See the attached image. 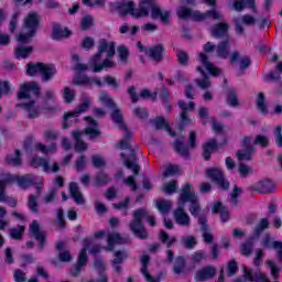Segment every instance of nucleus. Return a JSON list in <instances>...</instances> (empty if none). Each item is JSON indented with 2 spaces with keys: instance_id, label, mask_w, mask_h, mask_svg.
<instances>
[{
  "instance_id": "1",
  "label": "nucleus",
  "mask_w": 282,
  "mask_h": 282,
  "mask_svg": "<svg viewBox=\"0 0 282 282\" xmlns=\"http://www.w3.org/2000/svg\"><path fill=\"white\" fill-rule=\"evenodd\" d=\"M111 112V119L119 129L123 131V139L117 143V149H130V158H124L123 164L129 171H133L134 175H140V165L138 164V156H135V150L131 149V138H133V132L129 131V128L122 122V113L118 106H115Z\"/></svg>"
},
{
  "instance_id": "2",
  "label": "nucleus",
  "mask_w": 282,
  "mask_h": 282,
  "mask_svg": "<svg viewBox=\"0 0 282 282\" xmlns=\"http://www.w3.org/2000/svg\"><path fill=\"white\" fill-rule=\"evenodd\" d=\"M116 42L101 39L98 42L97 53L89 57V67L93 72H105L116 69Z\"/></svg>"
},
{
  "instance_id": "3",
  "label": "nucleus",
  "mask_w": 282,
  "mask_h": 282,
  "mask_svg": "<svg viewBox=\"0 0 282 282\" xmlns=\"http://www.w3.org/2000/svg\"><path fill=\"white\" fill-rule=\"evenodd\" d=\"M142 219H148V223L150 226H155V217L151 216L149 214V210L145 208H139L134 210L133 213V219L129 224V228L131 232H133L134 237H138V239H149V231L147 230V227H144V223H142Z\"/></svg>"
},
{
  "instance_id": "4",
  "label": "nucleus",
  "mask_w": 282,
  "mask_h": 282,
  "mask_svg": "<svg viewBox=\"0 0 282 282\" xmlns=\"http://www.w3.org/2000/svg\"><path fill=\"white\" fill-rule=\"evenodd\" d=\"M84 120L90 124V127L86 128L84 131L75 130L72 132V135L75 140V151L77 153H83L87 151L88 145L85 141H83V135H89V140H96V138H100V130L96 129L98 127V122L94 120L91 117H85Z\"/></svg>"
},
{
  "instance_id": "5",
  "label": "nucleus",
  "mask_w": 282,
  "mask_h": 282,
  "mask_svg": "<svg viewBox=\"0 0 282 282\" xmlns=\"http://www.w3.org/2000/svg\"><path fill=\"white\" fill-rule=\"evenodd\" d=\"M151 10V19H161L162 23H169L171 19V12H162V9L158 6L155 0H140L139 3V14L135 15V19H141V17H149V11Z\"/></svg>"
},
{
  "instance_id": "6",
  "label": "nucleus",
  "mask_w": 282,
  "mask_h": 282,
  "mask_svg": "<svg viewBox=\"0 0 282 282\" xmlns=\"http://www.w3.org/2000/svg\"><path fill=\"white\" fill-rule=\"evenodd\" d=\"M41 23V18L35 12H30L23 22V30L25 33H20L17 36V41L19 43H30L32 39L36 35L39 30V24Z\"/></svg>"
},
{
  "instance_id": "7",
  "label": "nucleus",
  "mask_w": 282,
  "mask_h": 282,
  "mask_svg": "<svg viewBox=\"0 0 282 282\" xmlns=\"http://www.w3.org/2000/svg\"><path fill=\"white\" fill-rule=\"evenodd\" d=\"M91 107V99L87 95L82 96V104L77 106L73 111H68L64 115V123L62 129H69V118H74V122H78V116L85 113L87 109Z\"/></svg>"
},
{
  "instance_id": "8",
  "label": "nucleus",
  "mask_w": 282,
  "mask_h": 282,
  "mask_svg": "<svg viewBox=\"0 0 282 282\" xmlns=\"http://www.w3.org/2000/svg\"><path fill=\"white\" fill-rule=\"evenodd\" d=\"M216 54L219 58H229V63L235 64L237 61H239V51H234L230 54V39H225L216 46Z\"/></svg>"
},
{
  "instance_id": "9",
  "label": "nucleus",
  "mask_w": 282,
  "mask_h": 282,
  "mask_svg": "<svg viewBox=\"0 0 282 282\" xmlns=\"http://www.w3.org/2000/svg\"><path fill=\"white\" fill-rule=\"evenodd\" d=\"M242 150H239L236 153L238 158V162H250L252 160V155H254V145L252 144V138L243 137L241 141Z\"/></svg>"
},
{
  "instance_id": "10",
  "label": "nucleus",
  "mask_w": 282,
  "mask_h": 282,
  "mask_svg": "<svg viewBox=\"0 0 282 282\" xmlns=\"http://www.w3.org/2000/svg\"><path fill=\"white\" fill-rule=\"evenodd\" d=\"M206 175L219 186L223 191H228L230 188V182L226 180V175L224 174V171L219 167H210L206 170Z\"/></svg>"
},
{
  "instance_id": "11",
  "label": "nucleus",
  "mask_w": 282,
  "mask_h": 282,
  "mask_svg": "<svg viewBox=\"0 0 282 282\" xmlns=\"http://www.w3.org/2000/svg\"><path fill=\"white\" fill-rule=\"evenodd\" d=\"M30 94H33L36 98L41 96V87H39V84L34 82L22 84L18 91V100H30Z\"/></svg>"
},
{
  "instance_id": "12",
  "label": "nucleus",
  "mask_w": 282,
  "mask_h": 282,
  "mask_svg": "<svg viewBox=\"0 0 282 282\" xmlns=\"http://www.w3.org/2000/svg\"><path fill=\"white\" fill-rule=\"evenodd\" d=\"M29 230H30L31 237H34V239L39 241L40 250H43L45 248L47 232L44 230H41V225L39 224V220L31 221L29 226Z\"/></svg>"
},
{
  "instance_id": "13",
  "label": "nucleus",
  "mask_w": 282,
  "mask_h": 282,
  "mask_svg": "<svg viewBox=\"0 0 282 282\" xmlns=\"http://www.w3.org/2000/svg\"><path fill=\"white\" fill-rule=\"evenodd\" d=\"M84 248L80 250L77 263L72 272L73 276H77L78 274H80V270H83V268L87 265V250H89V243H91V239L86 238L84 239Z\"/></svg>"
},
{
  "instance_id": "14",
  "label": "nucleus",
  "mask_w": 282,
  "mask_h": 282,
  "mask_svg": "<svg viewBox=\"0 0 282 282\" xmlns=\"http://www.w3.org/2000/svg\"><path fill=\"white\" fill-rule=\"evenodd\" d=\"M275 188L276 185L274 184V182L270 180H262L250 186L249 191L251 193H260L261 195H270V193H273Z\"/></svg>"
},
{
  "instance_id": "15",
  "label": "nucleus",
  "mask_w": 282,
  "mask_h": 282,
  "mask_svg": "<svg viewBox=\"0 0 282 282\" xmlns=\"http://www.w3.org/2000/svg\"><path fill=\"white\" fill-rule=\"evenodd\" d=\"M195 199H198V197L197 194H195L193 185H191V183L185 184L178 196V206H186L187 202L191 204L192 202H195Z\"/></svg>"
},
{
  "instance_id": "16",
  "label": "nucleus",
  "mask_w": 282,
  "mask_h": 282,
  "mask_svg": "<svg viewBox=\"0 0 282 282\" xmlns=\"http://www.w3.org/2000/svg\"><path fill=\"white\" fill-rule=\"evenodd\" d=\"M234 23H235L236 34H238V36H243V34H246V29L243 28V25H256L257 19H254V17L250 14H245L242 15L241 19L239 18L234 19Z\"/></svg>"
},
{
  "instance_id": "17",
  "label": "nucleus",
  "mask_w": 282,
  "mask_h": 282,
  "mask_svg": "<svg viewBox=\"0 0 282 282\" xmlns=\"http://www.w3.org/2000/svg\"><path fill=\"white\" fill-rule=\"evenodd\" d=\"M113 260H111V265L117 272V274H120L122 272V263L129 259V253L127 251L117 250L113 252Z\"/></svg>"
},
{
  "instance_id": "18",
  "label": "nucleus",
  "mask_w": 282,
  "mask_h": 282,
  "mask_svg": "<svg viewBox=\"0 0 282 282\" xmlns=\"http://www.w3.org/2000/svg\"><path fill=\"white\" fill-rule=\"evenodd\" d=\"M228 30H230V25L226 22H220L210 28V34L214 39H230L228 36Z\"/></svg>"
},
{
  "instance_id": "19",
  "label": "nucleus",
  "mask_w": 282,
  "mask_h": 282,
  "mask_svg": "<svg viewBox=\"0 0 282 282\" xmlns=\"http://www.w3.org/2000/svg\"><path fill=\"white\" fill-rule=\"evenodd\" d=\"M198 224L200 226V232L203 234V241L213 243V241H215V236H213V232L210 231L206 216H199Z\"/></svg>"
},
{
  "instance_id": "20",
  "label": "nucleus",
  "mask_w": 282,
  "mask_h": 282,
  "mask_svg": "<svg viewBox=\"0 0 282 282\" xmlns=\"http://www.w3.org/2000/svg\"><path fill=\"white\" fill-rule=\"evenodd\" d=\"M115 7L121 17H127V14H131V17H134L135 19V15L140 14V11L135 12V4L133 3V1H128L127 3L116 2Z\"/></svg>"
},
{
  "instance_id": "21",
  "label": "nucleus",
  "mask_w": 282,
  "mask_h": 282,
  "mask_svg": "<svg viewBox=\"0 0 282 282\" xmlns=\"http://www.w3.org/2000/svg\"><path fill=\"white\" fill-rule=\"evenodd\" d=\"M145 56H148L154 63H162L164 59V46L162 44L154 45L148 51H145Z\"/></svg>"
},
{
  "instance_id": "22",
  "label": "nucleus",
  "mask_w": 282,
  "mask_h": 282,
  "mask_svg": "<svg viewBox=\"0 0 282 282\" xmlns=\"http://www.w3.org/2000/svg\"><path fill=\"white\" fill-rule=\"evenodd\" d=\"M215 274H217V269H215V267L208 265L196 272L195 281L196 282L209 281L210 279L215 278Z\"/></svg>"
},
{
  "instance_id": "23",
  "label": "nucleus",
  "mask_w": 282,
  "mask_h": 282,
  "mask_svg": "<svg viewBox=\"0 0 282 282\" xmlns=\"http://www.w3.org/2000/svg\"><path fill=\"white\" fill-rule=\"evenodd\" d=\"M26 72H56V65L52 63L30 62L26 64Z\"/></svg>"
},
{
  "instance_id": "24",
  "label": "nucleus",
  "mask_w": 282,
  "mask_h": 282,
  "mask_svg": "<svg viewBox=\"0 0 282 282\" xmlns=\"http://www.w3.org/2000/svg\"><path fill=\"white\" fill-rule=\"evenodd\" d=\"M174 219L178 226H184L188 228L191 226V216L186 214L184 206L178 205V207L174 210Z\"/></svg>"
},
{
  "instance_id": "25",
  "label": "nucleus",
  "mask_w": 282,
  "mask_h": 282,
  "mask_svg": "<svg viewBox=\"0 0 282 282\" xmlns=\"http://www.w3.org/2000/svg\"><path fill=\"white\" fill-rule=\"evenodd\" d=\"M18 107L26 111L28 118L30 120H34V118H39L41 113V109L39 108V106L34 105V100H31L28 104H19Z\"/></svg>"
},
{
  "instance_id": "26",
  "label": "nucleus",
  "mask_w": 282,
  "mask_h": 282,
  "mask_svg": "<svg viewBox=\"0 0 282 282\" xmlns=\"http://www.w3.org/2000/svg\"><path fill=\"white\" fill-rule=\"evenodd\" d=\"M178 107L182 109L181 115H180V129H184V127H188L193 120L188 118V105L184 100L178 101Z\"/></svg>"
},
{
  "instance_id": "27",
  "label": "nucleus",
  "mask_w": 282,
  "mask_h": 282,
  "mask_svg": "<svg viewBox=\"0 0 282 282\" xmlns=\"http://www.w3.org/2000/svg\"><path fill=\"white\" fill-rule=\"evenodd\" d=\"M116 243H119L120 246L127 243V238H123L120 234L118 232H110L108 234V247L106 250L109 252H113V249L116 248Z\"/></svg>"
},
{
  "instance_id": "28",
  "label": "nucleus",
  "mask_w": 282,
  "mask_h": 282,
  "mask_svg": "<svg viewBox=\"0 0 282 282\" xmlns=\"http://www.w3.org/2000/svg\"><path fill=\"white\" fill-rule=\"evenodd\" d=\"M243 276L247 281L251 282H269L268 275H265L261 271H256L252 273L250 270H247L246 268L243 269Z\"/></svg>"
},
{
  "instance_id": "29",
  "label": "nucleus",
  "mask_w": 282,
  "mask_h": 282,
  "mask_svg": "<svg viewBox=\"0 0 282 282\" xmlns=\"http://www.w3.org/2000/svg\"><path fill=\"white\" fill-rule=\"evenodd\" d=\"M69 194L78 206H83V204H85V197L83 196V193H80V188L76 182H72L69 184Z\"/></svg>"
},
{
  "instance_id": "30",
  "label": "nucleus",
  "mask_w": 282,
  "mask_h": 282,
  "mask_svg": "<svg viewBox=\"0 0 282 282\" xmlns=\"http://www.w3.org/2000/svg\"><path fill=\"white\" fill-rule=\"evenodd\" d=\"M13 180L10 181V184L13 182H18V185L20 188H30L32 186V183L34 182V176L32 174H26L24 176H14L11 175Z\"/></svg>"
},
{
  "instance_id": "31",
  "label": "nucleus",
  "mask_w": 282,
  "mask_h": 282,
  "mask_svg": "<svg viewBox=\"0 0 282 282\" xmlns=\"http://www.w3.org/2000/svg\"><path fill=\"white\" fill-rule=\"evenodd\" d=\"M72 36V31H68L67 28L61 26V24L53 25V34L52 37L54 41H61L62 39H69Z\"/></svg>"
},
{
  "instance_id": "32",
  "label": "nucleus",
  "mask_w": 282,
  "mask_h": 282,
  "mask_svg": "<svg viewBox=\"0 0 282 282\" xmlns=\"http://www.w3.org/2000/svg\"><path fill=\"white\" fill-rule=\"evenodd\" d=\"M175 152L181 155V158L187 159L191 153L188 152V147L184 144V137H178L174 142Z\"/></svg>"
},
{
  "instance_id": "33",
  "label": "nucleus",
  "mask_w": 282,
  "mask_h": 282,
  "mask_svg": "<svg viewBox=\"0 0 282 282\" xmlns=\"http://www.w3.org/2000/svg\"><path fill=\"white\" fill-rule=\"evenodd\" d=\"M93 80H95V85H97V87H105V85H108L112 89H118L119 87L118 80H116V77H111L109 75L105 76L102 79L97 77V78H94Z\"/></svg>"
},
{
  "instance_id": "34",
  "label": "nucleus",
  "mask_w": 282,
  "mask_h": 282,
  "mask_svg": "<svg viewBox=\"0 0 282 282\" xmlns=\"http://www.w3.org/2000/svg\"><path fill=\"white\" fill-rule=\"evenodd\" d=\"M150 122H151V124H153V127H154V129H156V131L165 129V131H167V133L170 135H172V137L175 135V132H173V130H171V127H169V123H166V120H164V118L158 117L155 119H151Z\"/></svg>"
},
{
  "instance_id": "35",
  "label": "nucleus",
  "mask_w": 282,
  "mask_h": 282,
  "mask_svg": "<svg viewBox=\"0 0 282 282\" xmlns=\"http://www.w3.org/2000/svg\"><path fill=\"white\" fill-rule=\"evenodd\" d=\"M94 78L97 77H88L85 73L79 72L75 74L73 85H96V80H94Z\"/></svg>"
},
{
  "instance_id": "36",
  "label": "nucleus",
  "mask_w": 282,
  "mask_h": 282,
  "mask_svg": "<svg viewBox=\"0 0 282 282\" xmlns=\"http://www.w3.org/2000/svg\"><path fill=\"white\" fill-rule=\"evenodd\" d=\"M151 258L149 256H143L141 258V269L140 272L143 274L145 281L148 282H160V280H154L150 274H149V261Z\"/></svg>"
},
{
  "instance_id": "37",
  "label": "nucleus",
  "mask_w": 282,
  "mask_h": 282,
  "mask_svg": "<svg viewBox=\"0 0 282 282\" xmlns=\"http://www.w3.org/2000/svg\"><path fill=\"white\" fill-rule=\"evenodd\" d=\"M217 147H219V144L217 143V140L212 139V140L207 141L203 145L204 160H206V161L210 160V155H213V151L217 150Z\"/></svg>"
},
{
  "instance_id": "38",
  "label": "nucleus",
  "mask_w": 282,
  "mask_h": 282,
  "mask_svg": "<svg viewBox=\"0 0 282 282\" xmlns=\"http://www.w3.org/2000/svg\"><path fill=\"white\" fill-rule=\"evenodd\" d=\"M213 213L220 214V219L223 224H226L228 219H230V214L228 213V208L221 204V202H217L213 207Z\"/></svg>"
},
{
  "instance_id": "39",
  "label": "nucleus",
  "mask_w": 282,
  "mask_h": 282,
  "mask_svg": "<svg viewBox=\"0 0 282 282\" xmlns=\"http://www.w3.org/2000/svg\"><path fill=\"white\" fill-rule=\"evenodd\" d=\"M226 102L229 107H239V96L237 89L228 88L226 91Z\"/></svg>"
},
{
  "instance_id": "40",
  "label": "nucleus",
  "mask_w": 282,
  "mask_h": 282,
  "mask_svg": "<svg viewBox=\"0 0 282 282\" xmlns=\"http://www.w3.org/2000/svg\"><path fill=\"white\" fill-rule=\"evenodd\" d=\"M250 8L252 12H257V7L254 6V0H236L234 2V8L237 12H242L243 8Z\"/></svg>"
},
{
  "instance_id": "41",
  "label": "nucleus",
  "mask_w": 282,
  "mask_h": 282,
  "mask_svg": "<svg viewBox=\"0 0 282 282\" xmlns=\"http://www.w3.org/2000/svg\"><path fill=\"white\" fill-rule=\"evenodd\" d=\"M184 270H186V260L184 259V257L178 256L174 260L173 272L174 274L180 276V274H184Z\"/></svg>"
},
{
  "instance_id": "42",
  "label": "nucleus",
  "mask_w": 282,
  "mask_h": 282,
  "mask_svg": "<svg viewBox=\"0 0 282 282\" xmlns=\"http://www.w3.org/2000/svg\"><path fill=\"white\" fill-rule=\"evenodd\" d=\"M6 164L9 166H21L23 164L21 161V150H15L14 154L7 155Z\"/></svg>"
},
{
  "instance_id": "43",
  "label": "nucleus",
  "mask_w": 282,
  "mask_h": 282,
  "mask_svg": "<svg viewBox=\"0 0 282 282\" xmlns=\"http://www.w3.org/2000/svg\"><path fill=\"white\" fill-rule=\"evenodd\" d=\"M256 107L262 113V116H268V104H265V94L259 93L256 99Z\"/></svg>"
},
{
  "instance_id": "44",
  "label": "nucleus",
  "mask_w": 282,
  "mask_h": 282,
  "mask_svg": "<svg viewBox=\"0 0 282 282\" xmlns=\"http://www.w3.org/2000/svg\"><path fill=\"white\" fill-rule=\"evenodd\" d=\"M53 225L55 228H58V230H65V226H67V223L65 221V210L63 208H58L56 212V219L53 220Z\"/></svg>"
},
{
  "instance_id": "45",
  "label": "nucleus",
  "mask_w": 282,
  "mask_h": 282,
  "mask_svg": "<svg viewBox=\"0 0 282 282\" xmlns=\"http://www.w3.org/2000/svg\"><path fill=\"white\" fill-rule=\"evenodd\" d=\"M72 61L74 64L75 72H87V69H91V66H89V59L88 64H83L80 62V55L73 53L72 54Z\"/></svg>"
},
{
  "instance_id": "46",
  "label": "nucleus",
  "mask_w": 282,
  "mask_h": 282,
  "mask_svg": "<svg viewBox=\"0 0 282 282\" xmlns=\"http://www.w3.org/2000/svg\"><path fill=\"white\" fill-rule=\"evenodd\" d=\"M109 182H111V176H109L107 174V172L105 171H99L97 172L96 176H95V186H107V184H109Z\"/></svg>"
},
{
  "instance_id": "47",
  "label": "nucleus",
  "mask_w": 282,
  "mask_h": 282,
  "mask_svg": "<svg viewBox=\"0 0 282 282\" xmlns=\"http://www.w3.org/2000/svg\"><path fill=\"white\" fill-rule=\"evenodd\" d=\"M254 241H257V238L251 237L241 245V254H243V257H250L252 254V250L254 249Z\"/></svg>"
},
{
  "instance_id": "48",
  "label": "nucleus",
  "mask_w": 282,
  "mask_h": 282,
  "mask_svg": "<svg viewBox=\"0 0 282 282\" xmlns=\"http://www.w3.org/2000/svg\"><path fill=\"white\" fill-rule=\"evenodd\" d=\"M189 213L193 217L198 219L199 217H206V215L202 214V205L199 204V198H196L189 203Z\"/></svg>"
},
{
  "instance_id": "49",
  "label": "nucleus",
  "mask_w": 282,
  "mask_h": 282,
  "mask_svg": "<svg viewBox=\"0 0 282 282\" xmlns=\"http://www.w3.org/2000/svg\"><path fill=\"white\" fill-rule=\"evenodd\" d=\"M12 174H4L3 178L0 181V202H6L8 196H6V186L10 184V181H12Z\"/></svg>"
},
{
  "instance_id": "50",
  "label": "nucleus",
  "mask_w": 282,
  "mask_h": 282,
  "mask_svg": "<svg viewBox=\"0 0 282 282\" xmlns=\"http://www.w3.org/2000/svg\"><path fill=\"white\" fill-rule=\"evenodd\" d=\"M241 193H243V189L235 185L232 192L229 194V204L232 206V208H237Z\"/></svg>"
},
{
  "instance_id": "51",
  "label": "nucleus",
  "mask_w": 282,
  "mask_h": 282,
  "mask_svg": "<svg viewBox=\"0 0 282 282\" xmlns=\"http://www.w3.org/2000/svg\"><path fill=\"white\" fill-rule=\"evenodd\" d=\"M41 196H34V194L29 195L26 206L33 215H39V198Z\"/></svg>"
},
{
  "instance_id": "52",
  "label": "nucleus",
  "mask_w": 282,
  "mask_h": 282,
  "mask_svg": "<svg viewBox=\"0 0 282 282\" xmlns=\"http://www.w3.org/2000/svg\"><path fill=\"white\" fill-rule=\"evenodd\" d=\"M65 248V242L63 241H58L56 243V250H58V257H59V261L62 262H69L72 261V253H69V251H63V249Z\"/></svg>"
},
{
  "instance_id": "53",
  "label": "nucleus",
  "mask_w": 282,
  "mask_h": 282,
  "mask_svg": "<svg viewBox=\"0 0 282 282\" xmlns=\"http://www.w3.org/2000/svg\"><path fill=\"white\" fill-rule=\"evenodd\" d=\"M199 61L206 72H219V68H217V66H215V64L208 59V55L205 53L199 54Z\"/></svg>"
},
{
  "instance_id": "54",
  "label": "nucleus",
  "mask_w": 282,
  "mask_h": 282,
  "mask_svg": "<svg viewBox=\"0 0 282 282\" xmlns=\"http://www.w3.org/2000/svg\"><path fill=\"white\" fill-rule=\"evenodd\" d=\"M117 54L120 63H122L123 65H127V63H129L130 52L127 46L124 45L118 46Z\"/></svg>"
},
{
  "instance_id": "55",
  "label": "nucleus",
  "mask_w": 282,
  "mask_h": 282,
  "mask_svg": "<svg viewBox=\"0 0 282 282\" xmlns=\"http://www.w3.org/2000/svg\"><path fill=\"white\" fill-rule=\"evenodd\" d=\"M57 195H58V188L51 187L48 192L43 196L42 202L44 204H54V202H56Z\"/></svg>"
},
{
  "instance_id": "56",
  "label": "nucleus",
  "mask_w": 282,
  "mask_h": 282,
  "mask_svg": "<svg viewBox=\"0 0 282 282\" xmlns=\"http://www.w3.org/2000/svg\"><path fill=\"white\" fill-rule=\"evenodd\" d=\"M196 243L197 238H195L194 236H183L181 238V246H183V248H186L187 250H193Z\"/></svg>"
},
{
  "instance_id": "57",
  "label": "nucleus",
  "mask_w": 282,
  "mask_h": 282,
  "mask_svg": "<svg viewBox=\"0 0 282 282\" xmlns=\"http://www.w3.org/2000/svg\"><path fill=\"white\" fill-rule=\"evenodd\" d=\"M159 239L162 243H165L166 245V248H171L173 246V243H176L177 241V238L175 237H170L166 231L164 230H161L160 231V235H159Z\"/></svg>"
},
{
  "instance_id": "58",
  "label": "nucleus",
  "mask_w": 282,
  "mask_h": 282,
  "mask_svg": "<svg viewBox=\"0 0 282 282\" xmlns=\"http://www.w3.org/2000/svg\"><path fill=\"white\" fill-rule=\"evenodd\" d=\"M156 208L161 213V215H166L169 210L172 208L171 200L161 199L156 202Z\"/></svg>"
},
{
  "instance_id": "59",
  "label": "nucleus",
  "mask_w": 282,
  "mask_h": 282,
  "mask_svg": "<svg viewBox=\"0 0 282 282\" xmlns=\"http://www.w3.org/2000/svg\"><path fill=\"white\" fill-rule=\"evenodd\" d=\"M253 144L256 147H261V149H268L270 145V139L263 134H257L253 140Z\"/></svg>"
},
{
  "instance_id": "60",
  "label": "nucleus",
  "mask_w": 282,
  "mask_h": 282,
  "mask_svg": "<svg viewBox=\"0 0 282 282\" xmlns=\"http://www.w3.org/2000/svg\"><path fill=\"white\" fill-rule=\"evenodd\" d=\"M34 48L32 46H19L15 48V57L17 58H28Z\"/></svg>"
},
{
  "instance_id": "61",
  "label": "nucleus",
  "mask_w": 282,
  "mask_h": 282,
  "mask_svg": "<svg viewBox=\"0 0 282 282\" xmlns=\"http://www.w3.org/2000/svg\"><path fill=\"white\" fill-rule=\"evenodd\" d=\"M195 83L200 89H209L210 87V79L206 73H202V78H196Z\"/></svg>"
},
{
  "instance_id": "62",
  "label": "nucleus",
  "mask_w": 282,
  "mask_h": 282,
  "mask_svg": "<svg viewBox=\"0 0 282 282\" xmlns=\"http://www.w3.org/2000/svg\"><path fill=\"white\" fill-rule=\"evenodd\" d=\"M268 226H270V223L268 221V218H262L259 223V225L254 228V238L259 239V237L261 236V232H263L265 230V228H268Z\"/></svg>"
},
{
  "instance_id": "63",
  "label": "nucleus",
  "mask_w": 282,
  "mask_h": 282,
  "mask_svg": "<svg viewBox=\"0 0 282 282\" xmlns=\"http://www.w3.org/2000/svg\"><path fill=\"white\" fill-rule=\"evenodd\" d=\"M268 226H270V223L268 221V218H262L259 223V225L254 228V238L259 239V237L261 236V232H263L265 230V228H268Z\"/></svg>"
},
{
  "instance_id": "64",
  "label": "nucleus",
  "mask_w": 282,
  "mask_h": 282,
  "mask_svg": "<svg viewBox=\"0 0 282 282\" xmlns=\"http://www.w3.org/2000/svg\"><path fill=\"white\" fill-rule=\"evenodd\" d=\"M176 58L178 61V65H182V67L188 66L189 57H188V53H186L185 51L178 50L176 52Z\"/></svg>"
}]
</instances>
